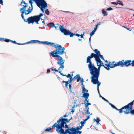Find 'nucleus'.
Masks as SVG:
<instances>
[{
	"mask_svg": "<svg viewBox=\"0 0 134 134\" xmlns=\"http://www.w3.org/2000/svg\"><path fill=\"white\" fill-rule=\"evenodd\" d=\"M99 77H95L94 76H91V82L94 84H97V86H99L101 83L98 81Z\"/></svg>",
	"mask_w": 134,
	"mask_h": 134,
	"instance_id": "2eb2a0df",
	"label": "nucleus"
},
{
	"mask_svg": "<svg viewBox=\"0 0 134 134\" xmlns=\"http://www.w3.org/2000/svg\"><path fill=\"white\" fill-rule=\"evenodd\" d=\"M80 75L79 74H78L77 75H76L73 78V79H76L77 78V79L78 78H80Z\"/></svg>",
	"mask_w": 134,
	"mask_h": 134,
	"instance_id": "2f4dec72",
	"label": "nucleus"
},
{
	"mask_svg": "<svg viewBox=\"0 0 134 134\" xmlns=\"http://www.w3.org/2000/svg\"><path fill=\"white\" fill-rule=\"evenodd\" d=\"M37 6L41 9L43 13H44V9L47 7V4L45 1L35 3Z\"/></svg>",
	"mask_w": 134,
	"mask_h": 134,
	"instance_id": "9d476101",
	"label": "nucleus"
},
{
	"mask_svg": "<svg viewBox=\"0 0 134 134\" xmlns=\"http://www.w3.org/2000/svg\"><path fill=\"white\" fill-rule=\"evenodd\" d=\"M23 19L24 21L25 22H27L28 24H33L34 22H35L36 24H39L38 21L35 16L29 17L27 20L25 19V18Z\"/></svg>",
	"mask_w": 134,
	"mask_h": 134,
	"instance_id": "1a4fd4ad",
	"label": "nucleus"
},
{
	"mask_svg": "<svg viewBox=\"0 0 134 134\" xmlns=\"http://www.w3.org/2000/svg\"><path fill=\"white\" fill-rule=\"evenodd\" d=\"M132 61L131 60H126L125 61L124 60H122L121 61H120V66L123 67L125 66L126 67H128L131 65L132 66H134L132 64L131 62Z\"/></svg>",
	"mask_w": 134,
	"mask_h": 134,
	"instance_id": "9b49d317",
	"label": "nucleus"
},
{
	"mask_svg": "<svg viewBox=\"0 0 134 134\" xmlns=\"http://www.w3.org/2000/svg\"><path fill=\"white\" fill-rule=\"evenodd\" d=\"M94 57L95 58L97 65H100V66H104L105 68V66L103 65V63L100 60L99 58H98V57Z\"/></svg>",
	"mask_w": 134,
	"mask_h": 134,
	"instance_id": "dca6fc26",
	"label": "nucleus"
},
{
	"mask_svg": "<svg viewBox=\"0 0 134 134\" xmlns=\"http://www.w3.org/2000/svg\"><path fill=\"white\" fill-rule=\"evenodd\" d=\"M82 128L81 127V126H78L74 128L72 127L70 129H66L65 130V134L68 133L69 134L70 132H76L79 130H81Z\"/></svg>",
	"mask_w": 134,
	"mask_h": 134,
	"instance_id": "f8f14e48",
	"label": "nucleus"
},
{
	"mask_svg": "<svg viewBox=\"0 0 134 134\" xmlns=\"http://www.w3.org/2000/svg\"><path fill=\"white\" fill-rule=\"evenodd\" d=\"M81 80V85H82V86H83V85H84L83 84V79L82 78H80V79Z\"/></svg>",
	"mask_w": 134,
	"mask_h": 134,
	"instance_id": "f704fd0d",
	"label": "nucleus"
},
{
	"mask_svg": "<svg viewBox=\"0 0 134 134\" xmlns=\"http://www.w3.org/2000/svg\"><path fill=\"white\" fill-rule=\"evenodd\" d=\"M45 12L47 15H49V12L48 9L45 10Z\"/></svg>",
	"mask_w": 134,
	"mask_h": 134,
	"instance_id": "473e14b6",
	"label": "nucleus"
},
{
	"mask_svg": "<svg viewBox=\"0 0 134 134\" xmlns=\"http://www.w3.org/2000/svg\"><path fill=\"white\" fill-rule=\"evenodd\" d=\"M106 66L105 67V68L108 70H109V68H113L116 66H120L119 61L117 62L115 64L111 63L110 62L108 64H105V65Z\"/></svg>",
	"mask_w": 134,
	"mask_h": 134,
	"instance_id": "ddd939ff",
	"label": "nucleus"
},
{
	"mask_svg": "<svg viewBox=\"0 0 134 134\" xmlns=\"http://www.w3.org/2000/svg\"><path fill=\"white\" fill-rule=\"evenodd\" d=\"M74 35H75V36H77L78 37H79L80 36V35H79L78 34H74Z\"/></svg>",
	"mask_w": 134,
	"mask_h": 134,
	"instance_id": "79ce46f5",
	"label": "nucleus"
},
{
	"mask_svg": "<svg viewBox=\"0 0 134 134\" xmlns=\"http://www.w3.org/2000/svg\"><path fill=\"white\" fill-rule=\"evenodd\" d=\"M132 65L134 66V60H133L132 61Z\"/></svg>",
	"mask_w": 134,
	"mask_h": 134,
	"instance_id": "de8ad7c7",
	"label": "nucleus"
},
{
	"mask_svg": "<svg viewBox=\"0 0 134 134\" xmlns=\"http://www.w3.org/2000/svg\"><path fill=\"white\" fill-rule=\"evenodd\" d=\"M89 96V93H83V96H82V97L86 99V100L87 99H88V98Z\"/></svg>",
	"mask_w": 134,
	"mask_h": 134,
	"instance_id": "a211bd4d",
	"label": "nucleus"
},
{
	"mask_svg": "<svg viewBox=\"0 0 134 134\" xmlns=\"http://www.w3.org/2000/svg\"><path fill=\"white\" fill-rule=\"evenodd\" d=\"M83 34H81V35H80V36H81V38H83Z\"/></svg>",
	"mask_w": 134,
	"mask_h": 134,
	"instance_id": "3c124183",
	"label": "nucleus"
},
{
	"mask_svg": "<svg viewBox=\"0 0 134 134\" xmlns=\"http://www.w3.org/2000/svg\"><path fill=\"white\" fill-rule=\"evenodd\" d=\"M61 72H59V73H60V74L61 75H62L63 76H65L66 77L67 75H64L62 73H61Z\"/></svg>",
	"mask_w": 134,
	"mask_h": 134,
	"instance_id": "a19ab883",
	"label": "nucleus"
},
{
	"mask_svg": "<svg viewBox=\"0 0 134 134\" xmlns=\"http://www.w3.org/2000/svg\"><path fill=\"white\" fill-rule=\"evenodd\" d=\"M97 28H95H95H94V30H93V31H94L95 32L96 31V30H97Z\"/></svg>",
	"mask_w": 134,
	"mask_h": 134,
	"instance_id": "09e8293b",
	"label": "nucleus"
},
{
	"mask_svg": "<svg viewBox=\"0 0 134 134\" xmlns=\"http://www.w3.org/2000/svg\"><path fill=\"white\" fill-rule=\"evenodd\" d=\"M66 77L68 78H69V80L68 81H62V83H65V87L67 88H69L68 86V84L70 83L74 79L72 77V75L71 76L70 74H68V75Z\"/></svg>",
	"mask_w": 134,
	"mask_h": 134,
	"instance_id": "4468645a",
	"label": "nucleus"
},
{
	"mask_svg": "<svg viewBox=\"0 0 134 134\" xmlns=\"http://www.w3.org/2000/svg\"><path fill=\"white\" fill-rule=\"evenodd\" d=\"M50 72V70L49 69H47V73H48L49 72Z\"/></svg>",
	"mask_w": 134,
	"mask_h": 134,
	"instance_id": "c03bdc74",
	"label": "nucleus"
},
{
	"mask_svg": "<svg viewBox=\"0 0 134 134\" xmlns=\"http://www.w3.org/2000/svg\"><path fill=\"white\" fill-rule=\"evenodd\" d=\"M93 121H95L97 122V124H98L99 123V122L100 121V120L98 118H97L96 120L95 119H93Z\"/></svg>",
	"mask_w": 134,
	"mask_h": 134,
	"instance_id": "7c9ffc66",
	"label": "nucleus"
},
{
	"mask_svg": "<svg viewBox=\"0 0 134 134\" xmlns=\"http://www.w3.org/2000/svg\"><path fill=\"white\" fill-rule=\"evenodd\" d=\"M87 99L86 100V99H85V100H84V103H85L86 102L87 103H89L88 102H89V100L87 99Z\"/></svg>",
	"mask_w": 134,
	"mask_h": 134,
	"instance_id": "58836bf2",
	"label": "nucleus"
},
{
	"mask_svg": "<svg viewBox=\"0 0 134 134\" xmlns=\"http://www.w3.org/2000/svg\"><path fill=\"white\" fill-rule=\"evenodd\" d=\"M90 115H89L88 116H87V118L86 119H89L90 118Z\"/></svg>",
	"mask_w": 134,
	"mask_h": 134,
	"instance_id": "864d4df0",
	"label": "nucleus"
},
{
	"mask_svg": "<svg viewBox=\"0 0 134 134\" xmlns=\"http://www.w3.org/2000/svg\"><path fill=\"white\" fill-rule=\"evenodd\" d=\"M43 15V14L42 13H41L39 15L35 16L38 22L40 20L41 17Z\"/></svg>",
	"mask_w": 134,
	"mask_h": 134,
	"instance_id": "6ab92c4d",
	"label": "nucleus"
},
{
	"mask_svg": "<svg viewBox=\"0 0 134 134\" xmlns=\"http://www.w3.org/2000/svg\"><path fill=\"white\" fill-rule=\"evenodd\" d=\"M94 52L95 54L93 53H92L91 54L90 56H88L87 58V59L89 60H91V59L93 58L94 57H98L100 58L103 60H104V59L103 58V56L102 55L100 54V53L99 51L97 49H95L94 50Z\"/></svg>",
	"mask_w": 134,
	"mask_h": 134,
	"instance_id": "423d86ee",
	"label": "nucleus"
},
{
	"mask_svg": "<svg viewBox=\"0 0 134 134\" xmlns=\"http://www.w3.org/2000/svg\"><path fill=\"white\" fill-rule=\"evenodd\" d=\"M80 78H78L77 80V81L79 82L80 79Z\"/></svg>",
	"mask_w": 134,
	"mask_h": 134,
	"instance_id": "49530a36",
	"label": "nucleus"
},
{
	"mask_svg": "<svg viewBox=\"0 0 134 134\" xmlns=\"http://www.w3.org/2000/svg\"><path fill=\"white\" fill-rule=\"evenodd\" d=\"M75 109L73 107H72V109H71V112L72 114L73 112L74 111Z\"/></svg>",
	"mask_w": 134,
	"mask_h": 134,
	"instance_id": "37998d69",
	"label": "nucleus"
},
{
	"mask_svg": "<svg viewBox=\"0 0 134 134\" xmlns=\"http://www.w3.org/2000/svg\"><path fill=\"white\" fill-rule=\"evenodd\" d=\"M54 24L53 23H50L47 24V25L48 26H50L52 28L54 26Z\"/></svg>",
	"mask_w": 134,
	"mask_h": 134,
	"instance_id": "5701e85b",
	"label": "nucleus"
},
{
	"mask_svg": "<svg viewBox=\"0 0 134 134\" xmlns=\"http://www.w3.org/2000/svg\"><path fill=\"white\" fill-rule=\"evenodd\" d=\"M109 104L112 107L114 108L116 110H118L119 111V113H120V110L121 109V108L120 109H117L115 106H114V105L112 104L111 103H110V102H109Z\"/></svg>",
	"mask_w": 134,
	"mask_h": 134,
	"instance_id": "aec40b11",
	"label": "nucleus"
},
{
	"mask_svg": "<svg viewBox=\"0 0 134 134\" xmlns=\"http://www.w3.org/2000/svg\"><path fill=\"white\" fill-rule=\"evenodd\" d=\"M84 104L85 105V107L86 108V109H89L88 106L89 105H91V104L90 103H84Z\"/></svg>",
	"mask_w": 134,
	"mask_h": 134,
	"instance_id": "393cba45",
	"label": "nucleus"
},
{
	"mask_svg": "<svg viewBox=\"0 0 134 134\" xmlns=\"http://www.w3.org/2000/svg\"><path fill=\"white\" fill-rule=\"evenodd\" d=\"M87 119H85L84 120V121H83V122H84L85 123V121H86Z\"/></svg>",
	"mask_w": 134,
	"mask_h": 134,
	"instance_id": "5fc2aeb1",
	"label": "nucleus"
},
{
	"mask_svg": "<svg viewBox=\"0 0 134 134\" xmlns=\"http://www.w3.org/2000/svg\"><path fill=\"white\" fill-rule=\"evenodd\" d=\"M32 1H34L35 3L45 1L44 0H29V3L31 4V6L32 7V4L33 3V2Z\"/></svg>",
	"mask_w": 134,
	"mask_h": 134,
	"instance_id": "f3484780",
	"label": "nucleus"
},
{
	"mask_svg": "<svg viewBox=\"0 0 134 134\" xmlns=\"http://www.w3.org/2000/svg\"><path fill=\"white\" fill-rule=\"evenodd\" d=\"M113 10L112 8L111 7H109L106 9V10Z\"/></svg>",
	"mask_w": 134,
	"mask_h": 134,
	"instance_id": "e433bc0d",
	"label": "nucleus"
},
{
	"mask_svg": "<svg viewBox=\"0 0 134 134\" xmlns=\"http://www.w3.org/2000/svg\"><path fill=\"white\" fill-rule=\"evenodd\" d=\"M86 63H89L88 65L91 76H94L95 77H99L100 74V67L102 66L97 65L99 66L97 68L95 66L94 64H92L91 60L87 59Z\"/></svg>",
	"mask_w": 134,
	"mask_h": 134,
	"instance_id": "7ed1b4c3",
	"label": "nucleus"
},
{
	"mask_svg": "<svg viewBox=\"0 0 134 134\" xmlns=\"http://www.w3.org/2000/svg\"><path fill=\"white\" fill-rule=\"evenodd\" d=\"M3 1L2 0H0V3L2 5H3Z\"/></svg>",
	"mask_w": 134,
	"mask_h": 134,
	"instance_id": "a18cd8bd",
	"label": "nucleus"
},
{
	"mask_svg": "<svg viewBox=\"0 0 134 134\" xmlns=\"http://www.w3.org/2000/svg\"><path fill=\"white\" fill-rule=\"evenodd\" d=\"M82 93H87L88 92V90H87L85 89L84 85H83V86H82Z\"/></svg>",
	"mask_w": 134,
	"mask_h": 134,
	"instance_id": "4be33fe9",
	"label": "nucleus"
},
{
	"mask_svg": "<svg viewBox=\"0 0 134 134\" xmlns=\"http://www.w3.org/2000/svg\"><path fill=\"white\" fill-rule=\"evenodd\" d=\"M95 32L93 31H92L91 32L90 34V35L91 36H92V35H93L95 33Z\"/></svg>",
	"mask_w": 134,
	"mask_h": 134,
	"instance_id": "c9c22d12",
	"label": "nucleus"
},
{
	"mask_svg": "<svg viewBox=\"0 0 134 134\" xmlns=\"http://www.w3.org/2000/svg\"><path fill=\"white\" fill-rule=\"evenodd\" d=\"M91 36H90V38H89V41L90 42V41H91Z\"/></svg>",
	"mask_w": 134,
	"mask_h": 134,
	"instance_id": "13d9d810",
	"label": "nucleus"
},
{
	"mask_svg": "<svg viewBox=\"0 0 134 134\" xmlns=\"http://www.w3.org/2000/svg\"><path fill=\"white\" fill-rule=\"evenodd\" d=\"M133 103H134V100L127 105L121 108L120 110V112L121 113L124 112L126 114L130 113L132 114H134V109L132 110V106Z\"/></svg>",
	"mask_w": 134,
	"mask_h": 134,
	"instance_id": "20e7f679",
	"label": "nucleus"
},
{
	"mask_svg": "<svg viewBox=\"0 0 134 134\" xmlns=\"http://www.w3.org/2000/svg\"><path fill=\"white\" fill-rule=\"evenodd\" d=\"M53 47L56 48V50L51 52L50 54L53 57H57L58 58V61L57 63L60 65V67L59 68L58 70H59L60 69H62V70L64 67V63L65 61L63 59L62 57L60 56L59 55H63L64 53L66 54V52L64 51L65 49V48L62 47L61 45L59 44H55Z\"/></svg>",
	"mask_w": 134,
	"mask_h": 134,
	"instance_id": "f257e3e1",
	"label": "nucleus"
},
{
	"mask_svg": "<svg viewBox=\"0 0 134 134\" xmlns=\"http://www.w3.org/2000/svg\"><path fill=\"white\" fill-rule=\"evenodd\" d=\"M21 5L23 6V7L20 9V11L21 13V16L23 19L24 18L23 14L25 13L26 15H27L30 13L32 10V8L31 9L29 7L26 10V8L27 7V4L25 2L22 0L21 2Z\"/></svg>",
	"mask_w": 134,
	"mask_h": 134,
	"instance_id": "39448f33",
	"label": "nucleus"
},
{
	"mask_svg": "<svg viewBox=\"0 0 134 134\" xmlns=\"http://www.w3.org/2000/svg\"><path fill=\"white\" fill-rule=\"evenodd\" d=\"M69 91H70V92L71 93H73L74 92H72V91L71 90V87H72L71 85L70 84H69Z\"/></svg>",
	"mask_w": 134,
	"mask_h": 134,
	"instance_id": "c85d7f7f",
	"label": "nucleus"
},
{
	"mask_svg": "<svg viewBox=\"0 0 134 134\" xmlns=\"http://www.w3.org/2000/svg\"><path fill=\"white\" fill-rule=\"evenodd\" d=\"M85 123L83 122V121H81L80 122V124L81 125V126H81V127L82 128V127L84 126V124Z\"/></svg>",
	"mask_w": 134,
	"mask_h": 134,
	"instance_id": "72a5a7b5",
	"label": "nucleus"
},
{
	"mask_svg": "<svg viewBox=\"0 0 134 134\" xmlns=\"http://www.w3.org/2000/svg\"><path fill=\"white\" fill-rule=\"evenodd\" d=\"M63 25H60L59 26V30L61 32L63 33L65 35H69L70 37H73L74 35V34L71 32L63 28Z\"/></svg>",
	"mask_w": 134,
	"mask_h": 134,
	"instance_id": "6e6552de",
	"label": "nucleus"
},
{
	"mask_svg": "<svg viewBox=\"0 0 134 134\" xmlns=\"http://www.w3.org/2000/svg\"><path fill=\"white\" fill-rule=\"evenodd\" d=\"M42 23H43V24H45L44 21V20H43V21H42Z\"/></svg>",
	"mask_w": 134,
	"mask_h": 134,
	"instance_id": "69168bd1",
	"label": "nucleus"
},
{
	"mask_svg": "<svg viewBox=\"0 0 134 134\" xmlns=\"http://www.w3.org/2000/svg\"><path fill=\"white\" fill-rule=\"evenodd\" d=\"M99 86H97V90L98 91V92H99Z\"/></svg>",
	"mask_w": 134,
	"mask_h": 134,
	"instance_id": "4d7b16f0",
	"label": "nucleus"
},
{
	"mask_svg": "<svg viewBox=\"0 0 134 134\" xmlns=\"http://www.w3.org/2000/svg\"><path fill=\"white\" fill-rule=\"evenodd\" d=\"M102 13L104 16H106L108 14L107 12L104 9L102 10Z\"/></svg>",
	"mask_w": 134,
	"mask_h": 134,
	"instance_id": "a878e982",
	"label": "nucleus"
},
{
	"mask_svg": "<svg viewBox=\"0 0 134 134\" xmlns=\"http://www.w3.org/2000/svg\"><path fill=\"white\" fill-rule=\"evenodd\" d=\"M104 61H105V62L106 63H107V64L108 63V61H107V60H104Z\"/></svg>",
	"mask_w": 134,
	"mask_h": 134,
	"instance_id": "e2e57ef3",
	"label": "nucleus"
},
{
	"mask_svg": "<svg viewBox=\"0 0 134 134\" xmlns=\"http://www.w3.org/2000/svg\"><path fill=\"white\" fill-rule=\"evenodd\" d=\"M101 98H102V99L103 100H104V101L106 99H105L104 97H103L102 96H101Z\"/></svg>",
	"mask_w": 134,
	"mask_h": 134,
	"instance_id": "8fccbe9b",
	"label": "nucleus"
},
{
	"mask_svg": "<svg viewBox=\"0 0 134 134\" xmlns=\"http://www.w3.org/2000/svg\"><path fill=\"white\" fill-rule=\"evenodd\" d=\"M110 133H111L112 134H115L114 133L112 132H110Z\"/></svg>",
	"mask_w": 134,
	"mask_h": 134,
	"instance_id": "774afa93",
	"label": "nucleus"
},
{
	"mask_svg": "<svg viewBox=\"0 0 134 134\" xmlns=\"http://www.w3.org/2000/svg\"><path fill=\"white\" fill-rule=\"evenodd\" d=\"M97 25H100V22H99V23H97Z\"/></svg>",
	"mask_w": 134,
	"mask_h": 134,
	"instance_id": "052dcab7",
	"label": "nucleus"
},
{
	"mask_svg": "<svg viewBox=\"0 0 134 134\" xmlns=\"http://www.w3.org/2000/svg\"><path fill=\"white\" fill-rule=\"evenodd\" d=\"M10 42H11L13 43H15V44H19V45H23V44H25V43H24V44H20V43H17L15 41H13L12 40H10Z\"/></svg>",
	"mask_w": 134,
	"mask_h": 134,
	"instance_id": "bb28decb",
	"label": "nucleus"
},
{
	"mask_svg": "<svg viewBox=\"0 0 134 134\" xmlns=\"http://www.w3.org/2000/svg\"><path fill=\"white\" fill-rule=\"evenodd\" d=\"M98 25H97V24L96 25V27H95V28H97V27H98Z\"/></svg>",
	"mask_w": 134,
	"mask_h": 134,
	"instance_id": "0e129e2a",
	"label": "nucleus"
},
{
	"mask_svg": "<svg viewBox=\"0 0 134 134\" xmlns=\"http://www.w3.org/2000/svg\"><path fill=\"white\" fill-rule=\"evenodd\" d=\"M111 4H114L115 5H117V2H111Z\"/></svg>",
	"mask_w": 134,
	"mask_h": 134,
	"instance_id": "4c0bfd02",
	"label": "nucleus"
},
{
	"mask_svg": "<svg viewBox=\"0 0 134 134\" xmlns=\"http://www.w3.org/2000/svg\"><path fill=\"white\" fill-rule=\"evenodd\" d=\"M117 4H118L121 5H123L124 4H123L122 1H117Z\"/></svg>",
	"mask_w": 134,
	"mask_h": 134,
	"instance_id": "c756f323",
	"label": "nucleus"
},
{
	"mask_svg": "<svg viewBox=\"0 0 134 134\" xmlns=\"http://www.w3.org/2000/svg\"><path fill=\"white\" fill-rule=\"evenodd\" d=\"M105 101H106L107 102V103H109V102L108 101V100H107L106 99L105 100Z\"/></svg>",
	"mask_w": 134,
	"mask_h": 134,
	"instance_id": "680f3d73",
	"label": "nucleus"
},
{
	"mask_svg": "<svg viewBox=\"0 0 134 134\" xmlns=\"http://www.w3.org/2000/svg\"><path fill=\"white\" fill-rule=\"evenodd\" d=\"M0 38L2 39V40H0V41H5V42H10L11 40L6 38Z\"/></svg>",
	"mask_w": 134,
	"mask_h": 134,
	"instance_id": "412c9836",
	"label": "nucleus"
},
{
	"mask_svg": "<svg viewBox=\"0 0 134 134\" xmlns=\"http://www.w3.org/2000/svg\"><path fill=\"white\" fill-rule=\"evenodd\" d=\"M127 30H129L130 31H131V29L130 28H127Z\"/></svg>",
	"mask_w": 134,
	"mask_h": 134,
	"instance_id": "6e6d98bb",
	"label": "nucleus"
},
{
	"mask_svg": "<svg viewBox=\"0 0 134 134\" xmlns=\"http://www.w3.org/2000/svg\"><path fill=\"white\" fill-rule=\"evenodd\" d=\"M89 109H87L86 110V113L87 112H88L89 111Z\"/></svg>",
	"mask_w": 134,
	"mask_h": 134,
	"instance_id": "bf43d9fd",
	"label": "nucleus"
},
{
	"mask_svg": "<svg viewBox=\"0 0 134 134\" xmlns=\"http://www.w3.org/2000/svg\"><path fill=\"white\" fill-rule=\"evenodd\" d=\"M42 43L43 44H47V45H50L51 46L53 47L55 43L53 42H49L47 41H40L38 40H31L30 41L25 43V44H28L29 43Z\"/></svg>",
	"mask_w": 134,
	"mask_h": 134,
	"instance_id": "0eeeda50",
	"label": "nucleus"
},
{
	"mask_svg": "<svg viewBox=\"0 0 134 134\" xmlns=\"http://www.w3.org/2000/svg\"><path fill=\"white\" fill-rule=\"evenodd\" d=\"M68 116V115H66V114L64 115L63 116V117L64 118H65V117H67Z\"/></svg>",
	"mask_w": 134,
	"mask_h": 134,
	"instance_id": "603ef678",
	"label": "nucleus"
},
{
	"mask_svg": "<svg viewBox=\"0 0 134 134\" xmlns=\"http://www.w3.org/2000/svg\"><path fill=\"white\" fill-rule=\"evenodd\" d=\"M90 113V112H89V111L88 112H87L86 113V114H89Z\"/></svg>",
	"mask_w": 134,
	"mask_h": 134,
	"instance_id": "338daca9",
	"label": "nucleus"
},
{
	"mask_svg": "<svg viewBox=\"0 0 134 134\" xmlns=\"http://www.w3.org/2000/svg\"><path fill=\"white\" fill-rule=\"evenodd\" d=\"M54 70L56 72H61L62 71L61 70V71L59 70H56L55 69H54Z\"/></svg>",
	"mask_w": 134,
	"mask_h": 134,
	"instance_id": "ea45409f",
	"label": "nucleus"
},
{
	"mask_svg": "<svg viewBox=\"0 0 134 134\" xmlns=\"http://www.w3.org/2000/svg\"><path fill=\"white\" fill-rule=\"evenodd\" d=\"M52 127V126L51 127H48L47 128L45 129V130L44 131H46L49 132L52 130V128H53V127Z\"/></svg>",
	"mask_w": 134,
	"mask_h": 134,
	"instance_id": "cd10ccee",
	"label": "nucleus"
},
{
	"mask_svg": "<svg viewBox=\"0 0 134 134\" xmlns=\"http://www.w3.org/2000/svg\"><path fill=\"white\" fill-rule=\"evenodd\" d=\"M72 118L69 120L60 117L59 120L52 126V127H56V130L57 133L60 134H65V130L64 131L63 128L65 127L66 129H70L66 122H69Z\"/></svg>",
	"mask_w": 134,
	"mask_h": 134,
	"instance_id": "f03ea898",
	"label": "nucleus"
},
{
	"mask_svg": "<svg viewBox=\"0 0 134 134\" xmlns=\"http://www.w3.org/2000/svg\"><path fill=\"white\" fill-rule=\"evenodd\" d=\"M81 133L82 131H78L75 132H70L69 134H80Z\"/></svg>",
	"mask_w": 134,
	"mask_h": 134,
	"instance_id": "b1692460",
	"label": "nucleus"
}]
</instances>
